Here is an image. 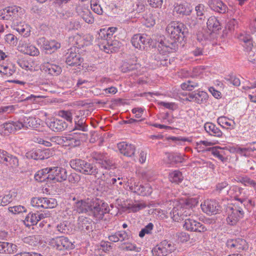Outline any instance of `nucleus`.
I'll list each match as a JSON object with an SVG mask.
<instances>
[{
  "label": "nucleus",
  "mask_w": 256,
  "mask_h": 256,
  "mask_svg": "<svg viewBox=\"0 0 256 256\" xmlns=\"http://www.w3.org/2000/svg\"><path fill=\"white\" fill-rule=\"evenodd\" d=\"M198 86L197 82L188 80L187 82L182 83L181 84V88L184 90L191 91L196 88Z\"/></svg>",
  "instance_id": "obj_52"
},
{
  "label": "nucleus",
  "mask_w": 256,
  "mask_h": 256,
  "mask_svg": "<svg viewBox=\"0 0 256 256\" xmlns=\"http://www.w3.org/2000/svg\"><path fill=\"white\" fill-rule=\"evenodd\" d=\"M41 70L44 72L52 76H58L62 72L60 67L57 65L48 62L42 64L41 67Z\"/></svg>",
  "instance_id": "obj_24"
},
{
  "label": "nucleus",
  "mask_w": 256,
  "mask_h": 256,
  "mask_svg": "<svg viewBox=\"0 0 256 256\" xmlns=\"http://www.w3.org/2000/svg\"><path fill=\"white\" fill-rule=\"evenodd\" d=\"M42 120L38 118L32 116H25L23 119V122L21 124L23 125L22 128H37L40 126Z\"/></svg>",
  "instance_id": "obj_25"
},
{
  "label": "nucleus",
  "mask_w": 256,
  "mask_h": 256,
  "mask_svg": "<svg viewBox=\"0 0 256 256\" xmlns=\"http://www.w3.org/2000/svg\"><path fill=\"white\" fill-rule=\"evenodd\" d=\"M166 31L170 39L181 42L185 36V28L182 23L172 22L168 24Z\"/></svg>",
  "instance_id": "obj_2"
},
{
  "label": "nucleus",
  "mask_w": 256,
  "mask_h": 256,
  "mask_svg": "<svg viewBox=\"0 0 256 256\" xmlns=\"http://www.w3.org/2000/svg\"><path fill=\"white\" fill-rule=\"evenodd\" d=\"M78 226L81 231L90 232L92 230V220L86 217H80L78 220Z\"/></svg>",
  "instance_id": "obj_21"
},
{
  "label": "nucleus",
  "mask_w": 256,
  "mask_h": 256,
  "mask_svg": "<svg viewBox=\"0 0 256 256\" xmlns=\"http://www.w3.org/2000/svg\"><path fill=\"white\" fill-rule=\"evenodd\" d=\"M162 12L158 10H154L151 14L148 16L146 21L148 26H154L156 22H158L162 20Z\"/></svg>",
  "instance_id": "obj_27"
},
{
  "label": "nucleus",
  "mask_w": 256,
  "mask_h": 256,
  "mask_svg": "<svg viewBox=\"0 0 256 256\" xmlns=\"http://www.w3.org/2000/svg\"><path fill=\"white\" fill-rule=\"evenodd\" d=\"M226 244L229 248L237 252L245 250H247L248 247V243L246 240L242 238L228 240Z\"/></svg>",
  "instance_id": "obj_10"
},
{
  "label": "nucleus",
  "mask_w": 256,
  "mask_h": 256,
  "mask_svg": "<svg viewBox=\"0 0 256 256\" xmlns=\"http://www.w3.org/2000/svg\"><path fill=\"white\" fill-rule=\"evenodd\" d=\"M45 208H52L57 206V202L55 198H44Z\"/></svg>",
  "instance_id": "obj_53"
},
{
  "label": "nucleus",
  "mask_w": 256,
  "mask_h": 256,
  "mask_svg": "<svg viewBox=\"0 0 256 256\" xmlns=\"http://www.w3.org/2000/svg\"><path fill=\"white\" fill-rule=\"evenodd\" d=\"M31 204L32 206L36 208H45L46 206H44V198H33L31 200Z\"/></svg>",
  "instance_id": "obj_51"
},
{
  "label": "nucleus",
  "mask_w": 256,
  "mask_h": 256,
  "mask_svg": "<svg viewBox=\"0 0 256 256\" xmlns=\"http://www.w3.org/2000/svg\"><path fill=\"white\" fill-rule=\"evenodd\" d=\"M91 8L92 10L98 14H102V9L100 4H98L96 0H91Z\"/></svg>",
  "instance_id": "obj_58"
},
{
  "label": "nucleus",
  "mask_w": 256,
  "mask_h": 256,
  "mask_svg": "<svg viewBox=\"0 0 256 256\" xmlns=\"http://www.w3.org/2000/svg\"><path fill=\"white\" fill-rule=\"evenodd\" d=\"M70 164L72 168L84 174L94 176L96 178L98 174V170L96 166L94 164L84 160L78 158L72 160Z\"/></svg>",
  "instance_id": "obj_1"
},
{
  "label": "nucleus",
  "mask_w": 256,
  "mask_h": 256,
  "mask_svg": "<svg viewBox=\"0 0 256 256\" xmlns=\"http://www.w3.org/2000/svg\"><path fill=\"white\" fill-rule=\"evenodd\" d=\"M184 227L188 230L198 232H203L207 230L204 224L190 218L185 219Z\"/></svg>",
  "instance_id": "obj_11"
},
{
  "label": "nucleus",
  "mask_w": 256,
  "mask_h": 256,
  "mask_svg": "<svg viewBox=\"0 0 256 256\" xmlns=\"http://www.w3.org/2000/svg\"><path fill=\"white\" fill-rule=\"evenodd\" d=\"M194 102L198 104H202L206 102L208 96L206 92L197 90L195 91Z\"/></svg>",
  "instance_id": "obj_37"
},
{
  "label": "nucleus",
  "mask_w": 256,
  "mask_h": 256,
  "mask_svg": "<svg viewBox=\"0 0 256 256\" xmlns=\"http://www.w3.org/2000/svg\"><path fill=\"white\" fill-rule=\"evenodd\" d=\"M26 156L28 158L34 159L35 160H42L48 158V154L44 151L40 150H32L26 154Z\"/></svg>",
  "instance_id": "obj_26"
},
{
  "label": "nucleus",
  "mask_w": 256,
  "mask_h": 256,
  "mask_svg": "<svg viewBox=\"0 0 256 256\" xmlns=\"http://www.w3.org/2000/svg\"><path fill=\"white\" fill-rule=\"evenodd\" d=\"M60 47V44L55 40L44 41V48L50 52H54Z\"/></svg>",
  "instance_id": "obj_41"
},
{
  "label": "nucleus",
  "mask_w": 256,
  "mask_h": 256,
  "mask_svg": "<svg viewBox=\"0 0 256 256\" xmlns=\"http://www.w3.org/2000/svg\"><path fill=\"white\" fill-rule=\"evenodd\" d=\"M6 41L12 45H16L17 44V38L13 34H9L5 36Z\"/></svg>",
  "instance_id": "obj_59"
},
{
  "label": "nucleus",
  "mask_w": 256,
  "mask_h": 256,
  "mask_svg": "<svg viewBox=\"0 0 256 256\" xmlns=\"http://www.w3.org/2000/svg\"><path fill=\"white\" fill-rule=\"evenodd\" d=\"M16 72L15 69L12 67L10 68L8 66H0V72L7 76H10Z\"/></svg>",
  "instance_id": "obj_50"
},
{
  "label": "nucleus",
  "mask_w": 256,
  "mask_h": 256,
  "mask_svg": "<svg viewBox=\"0 0 256 256\" xmlns=\"http://www.w3.org/2000/svg\"><path fill=\"white\" fill-rule=\"evenodd\" d=\"M91 204H89L84 200H81L75 202L74 206V210L78 213L89 214Z\"/></svg>",
  "instance_id": "obj_28"
},
{
  "label": "nucleus",
  "mask_w": 256,
  "mask_h": 256,
  "mask_svg": "<svg viewBox=\"0 0 256 256\" xmlns=\"http://www.w3.org/2000/svg\"><path fill=\"white\" fill-rule=\"evenodd\" d=\"M204 128L210 135L219 138L221 137L222 135V132L212 123H206L204 126Z\"/></svg>",
  "instance_id": "obj_29"
},
{
  "label": "nucleus",
  "mask_w": 256,
  "mask_h": 256,
  "mask_svg": "<svg viewBox=\"0 0 256 256\" xmlns=\"http://www.w3.org/2000/svg\"><path fill=\"white\" fill-rule=\"evenodd\" d=\"M154 225L152 223H149L144 228H142L139 233V236L140 238H143L146 234H150L153 228Z\"/></svg>",
  "instance_id": "obj_56"
},
{
  "label": "nucleus",
  "mask_w": 256,
  "mask_h": 256,
  "mask_svg": "<svg viewBox=\"0 0 256 256\" xmlns=\"http://www.w3.org/2000/svg\"><path fill=\"white\" fill-rule=\"evenodd\" d=\"M21 122H6L0 126V130L4 134L14 132L17 130H20L22 127Z\"/></svg>",
  "instance_id": "obj_17"
},
{
  "label": "nucleus",
  "mask_w": 256,
  "mask_h": 256,
  "mask_svg": "<svg viewBox=\"0 0 256 256\" xmlns=\"http://www.w3.org/2000/svg\"><path fill=\"white\" fill-rule=\"evenodd\" d=\"M154 38L156 40V46L158 48V50L162 51V52L168 51V48H170V44L172 40H166L164 36L158 34L154 35Z\"/></svg>",
  "instance_id": "obj_20"
},
{
  "label": "nucleus",
  "mask_w": 256,
  "mask_h": 256,
  "mask_svg": "<svg viewBox=\"0 0 256 256\" xmlns=\"http://www.w3.org/2000/svg\"><path fill=\"white\" fill-rule=\"evenodd\" d=\"M8 16H6L7 20L14 21L18 20L24 14V10L16 6H10Z\"/></svg>",
  "instance_id": "obj_22"
},
{
  "label": "nucleus",
  "mask_w": 256,
  "mask_h": 256,
  "mask_svg": "<svg viewBox=\"0 0 256 256\" xmlns=\"http://www.w3.org/2000/svg\"><path fill=\"white\" fill-rule=\"evenodd\" d=\"M208 4L211 10L220 14L228 12V8L222 1L220 0H209Z\"/></svg>",
  "instance_id": "obj_18"
},
{
  "label": "nucleus",
  "mask_w": 256,
  "mask_h": 256,
  "mask_svg": "<svg viewBox=\"0 0 256 256\" xmlns=\"http://www.w3.org/2000/svg\"><path fill=\"white\" fill-rule=\"evenodd\" d=\"M76 48H70L66 54V62L70 66H78L82 62L83 59L79 54L76 52Z\"/></svg>",
  "instance_id": "obj_12"
},
{
  "label": "nucleus",
  "mask_w": 256,
  "mask_h": 256,
  "mask_svg": "<svg viewBox=\"0 0 256 256\" xmlns=\"http://www.w3.org/2000/svg\"><path fill=\"white\" fill-rule=\"evenodd\" d=\"M99 164H100L102 168L104 169H109L112 166V162L108 159L106 156L100 162Z\"/></svg>",
  "instance_id": "obj_61"
},
{
  "label": "nucleus",
  "mask_w": 256,
  "mask_h": 256,
  "mask_svg": "<svg viewBox=\"0 0 256 256\" xmlns=\"http://www.w3.org/2000/svg\"><path fill=\"white\" fill-rule=\"evenodd\" d=\"M226 211L228 214L226 221L229 224L232 226L236 224L244 214V211L240 208L237 209L232 206H228Z\"/></svg>",
  "instance_id": "obj_6"
},
{
  "label": "nucleus",
  "mask_w": 256,
  "mask_h": 256,
  "mask_svg": "<svg viewBox=\"0 0 256 256\" xmlns=\"http://www.w3.org/2000/svg\"><path fill=\"white\" fill-rule=\"evenodd\" d=\"M150 38L146 34H134L132 38V46L139 50H144L149 44Z\"/></svg>",
  "instance_id": "obj_8"
},
{
  "label": "nucleus",
  "mask_w": 256,
  "mask_h": 256,
  "mask_svg": "<svg viewBox=\"0 0 256 256\" xmlns=\"http://www.w3.org/2000/svg\"><path fill=\"white\" fill-rule=\"evenodd\" d=\"M8 210L14 214H18L21 212H26V208L22 206L18 205L9 207Z\"/></svg>",
  "instance_id": "obj_57"
},
{
  "label": "nucleus",
  "mask_w": 256,
  "mask_h": 256,
  "mask_svg": "<svg viewBox=\"0 0 256 256\" xmlns=\"http://www.w3.org/2000/svg\"><path fill=\"white\" fill-rule=\"evenodd\" d=\"M48 126L53 131L58 132L64 130L68 126L67 124L62 120H54L47 123Z\"/></svg>",
  "instance_id": "obj_23"
},
{
  "label": "nucleus",
  "mask_w": 256,
  "mask_h": 256,
  "mask_svg": "<svg viewBox=\"0 0 256 256\" xmlns=\"http://www.w3.org/2000/svg\"><path fill=\"white\" fill-rule=\"evenodd\" d=\"M14 30H16L18 33L26 37L29 35L30 32L28 27L25 24H18L14 26Z\"/></svg>",
  "instance_id": "obj_48"
},
{
  "label": "nucleus",
  "mask_w": 256,
  "mask_h": 256,
  "mask_svg": "<svg viewBox=\"0 0 256 256\" xmlns=\"http://www.w3.org/2000/svg\"><path fill=\"white\" fill-rule=\"evenodd\" d=\"M48 244L59 250H70L74 248V245L69 240L64 236H58L50 240Z\"/></svg>",
  "instance_id": "obj_4"
},
{
  "label": "nucleus",
  "mask_w": 256,
  "mask_h": 256,
  "mask_svg": "<svg viewBox=\"0 0 256 256\" xmlns=\"http://www.w3.org/2000/svg\"><path fill=\"white\" fill-rule=\"evenodd\" d=\"M238 38L240 41L244 42L243 46L244 48L254 44L251 35L247 32H243L240 33Z\"/></svg>",
  "instance_id": "obj_34"
},
{
  "label": "nucleus",
  "mask_w": 256,
  "mask_h": 256,
  "mask_svg": "<svg viewBox=\"0 0 256 256\" xmlns=\"http://www.w3.org/2000/svg\"><path fill=\"white\" fill-rule=\"evenodd\" d=\"M40 220L39 214L30 212L26 216L24 222L28 226H34Z\"/></svg>",
  "instance_id": "obj_36"
},
{
  "label": "nucleus",
  "mask_w": 256,
  "mask_h": 256,
  "mask_svg": "<svg viewBox=\"0 0 256 256\" xmlns=\"http://www.w3.org/2000/svg\"><path fill=\"white\" fill-rule=\"evenodd\" d=\"M50 180L62 182L66 180L67 172L65 168L60 167L50 168Z\"/></svg>",
  "instance_id": "obj_9"
},
{
  "label": "nucleus",
  "mask_w": 256,
  "mask_h": 256,
  "mask_svg": "<svg viewBox=\"0 0 256 256\" xmlns=\"http://www.w3.org/2000/svg\"><path fill=\"white\" fill-rule=\"evenodd\" d=\"M50 168L38 170L34 175V178L39 182H43L46 180H50Z\"/></svg>",
  "instance_id": "obj_33"
},
{
  "label": "nucleus",
  "mask_w": 256,
  "mask_h": 256,
  "mask_svg": "<svg viewBox=\"0 0 256 256\" xmlns=\"http://www.w3.org/2000/svg\"><path fill=\"white\" fill-rule=\"evenodd\" d=\"M92 157L94 160L96 161L98 164H100V162L106 157V156L100 152H94L92 154Z\"/></svg>",
  "instance_id": "obj_63"
},
{
  "label": "nucleus",
  "mask_w": 256,
  "mask_h": 256,
  "mask_svg": "<svg viewBox=\"0 0 256 256\" xmlns=\"http://www.w3.org/2000/svg\"><path fill=\"white\" fill-rule=\"evenodd\" d=\"M16 196L14 192H9L4 196H0V206H5L12 202Z\"/></svg>",
  "instance_id": "obj_42"
},
{
  "label": "nucleus",
  "mask_w": 256,
  "mask_h": 256,
  "mask_svg": "<svg viewBox=\"0 0 256 256\" xmlns=\"http://www.w3.org/2000/svg\"><path fill=\"white\" fill-rule=\"evenodd\" d=\"M206 24L207 28L210 30L212 32L221 29L220 22L214 16H211L209 18Z\"/></svg>",
  "instance_id": "obj_35"
},
{
  "label": "nucleus",
  "mask_w": 256,
  "mask_h": 256,
  "mask_svg": "<svg viewBox=\"0 0 256 256\" xmlns=\"http://www.w3.org/2000/svg\"><path fill=\"white\" fill-rule=\"evenodd\" d=\"M169 179L172 182L179 183L182 181L183 176L181 172L175 170L170 174Z\"/></svg>",
  "instance_id": "obj_46"
},
{
  "label": "nucleus",
  "mask_w": 256,
  "mask_h": 256,
  "mask_svg": "<svg viewBox=\"0 0 256 256\" xmlns=\"http://www.w3.org/2000/svg\"><path fill=\"white\" fill-rule=\"evenodd\" d=\"M4 164L12 168H16L18 166V160L16 156L8 154Z\"/></svg>",
  "instance_id": "obj_38"
},
{
  "label": "nucleus",
  "mask_w": 256,
  "mask_h": 256,
  "mask_svg": "<svg viewBox=\"0 0 256 256\" xmlns=\"http://www.w3.org/2000/svg\"><path fill=\"white\" fill-rule=\"evenodd\" d=\"M56 230L60 233H68V228L64 222L60 223L56 226Z\"/></svg>",
  "instance_id": "obj_64"
},
{
  "label": "nucleus",
  "mask_w": 256,
  "mask_h": 256,
  "mask_svg": "<svg viewBox=\"0 0 256 256\" xmlns=\"http://www.w3.org/2000/svg\"><path fill=\"white\" fill-rule=\"evenodd\" d=\"M174 12L180 14L187 15L189 14L190 11L188 9H187L186 7L183 4H176L174 5Z\"/></svg>",
  "instance_id": "obj_47"
},
{
  "label": "nucleus",
  "mask_w": 256,
  "mask_h": 256,
  "mask_svg": "<svg viewBox=\"0 0 256 256\" xmlns=\"http://www.w3.org/2000/svg\"><path fill=\"white\" fill-rule=\"evenodd\" d=\"M17 246L12 243L0 242V253L12 254L16 252Z\"/></svg>",
  "instance_id": "obj_30"
},
{
  "label": "nucleus",
  "mask_w": 256,
  "mask_h": 256,
  "mask_svg": "<svg viewBox=\"0 0 256 256\" xmlns=\"http://www.w3.org/2000/svg\"><path fill=\"white\" fill-rule=\"evenodd\" d=\"M18 49L24 54L32 56H38L40 53L38 50L34 46L22 40L20 42Z\"/></svg>",
  "instance_id": "obj_13"
},
{
  "label": "nucleus",
  "mask_w": 256,
  "mask_h": 256,
  "mask_svg": "<svg viewBox=\"0 0 256 256\" xmlns=\"http://www.w3.org/2000/svg\"><path fill=\"white\" fill-rule=\"evenodd\" d=\"M247 53L248 60L252 62H256V45H252L245 48Z\"/></svg>",
  "instance_id": "obj_44"
},
{
  "label": "nucleus",
  "mask_w": 256,
  "mask_h": 256,
  "mask_svg": "<svg viewBox=\"0 0 256 256\" xmlns=\"http://www.w3.org/2000/svg\"><path fill=\"white\" fill-rule=\"evenodd\" d=\"M133 181L134 180H130V190L139 195L145 196L148 194L146 192V189L148 188V186H144L142 184L139 185L138 184H136V182L132 183Z\"/></svg>",
  "instance_id": "obj_32"
},
{
  "label": "nucleus",
  "mask_w": 256,
  "mask_h": 256,
  "mask_svg": "<svg viewBox=\"0 0 256 256\" xmlns=\"http://www.w3.org/2000/svg\"><path fill=\"white\" fill-rule=\"evenodd\" d=\"M17 63L20 67L26 70L32 69V62L29 61L28 58L20 56L17 60Z\"/></svg>",
  "instance_id": "obj_40"
},
{
  "label": "nucleus",
  "mask_w": 256,
  "mask_h": 256,
  "mask_svg": "<svg viewBox=\"0 0 256 256\" xmlns=\"http://www.w3.org/2000/svg\"><path fill=\"white\" fill-rule=\"evenodd\" d=\"M110 212V208L106 203H93L90 205L88 214H92L98 220H102L105 214Z\"/></svg>",
  "instance_id": "obj_3"
},
{
  "label": "nucleus",
  "mask_w": 256,
  "mask_h": 256,
  "mask_svg": "<svg viewBox=\"0 0 256 256\" xmlns=\"http://www.w3.org/2000/svg\"><path fill=\"white\" fill-rule=\"evenodd\" d=\"M74 134V135L69 134L65 138L66 141L72 146H79L87 138L86 135L84 133H76Z\"/></svg>",
  "instance_id": "obj_15"
},
{
  "label": "nucleus",
  "mask_w": 256,
  "mask_h": 256,
  "mask_svg": "<svg viewBox=\"0 0 256 256\" xmlns=\"http://www.w3.org/2000/svg\"><path fill=\"white\" fill-rule=\"evenodd\" d=\"M58 116L64 118L68 122H72V114L69 110H60L58 112Z\"/></svg>",
  "instance_id": "obj_55"
},
{
  "label": "nucleus",
  "mask_w": 256,
  "mask_h": 256,
  "mask_svg": "<svg viewBox=\"0 0 256 256\" xmlns=\"http://www.w3.org/2000/svg\"><path fill=\"white\" fill-rule=\"evenodd\" d=\"M162 246H163L164 252L166 256L175 250L174 244L170 242L164 240L160 242Z\"/></svg>",
  "instance_id": "obj_45"
},
{
  "label": "nucleus",
  "mask_w": 256,
  "mask_h": 256,
  "mask_svg": "<svg viewBox=\"0 0 256 256\" xmlns=\"http://www.w3.org/2000/svg\"><path fill=\"white\" fill-rule=\"evenodd\" d=\"M118 148L120 152L125 156L132 157L134 154L136 147L133 144L122 142L118 144Z\"/></svg>",
  "instance_id": "obj_16"
},
{
  "label": "nucleus",
  "mask_w": 256,
  "mask_h": 256,
  "mask_svg": "<svg viewBox=\"0 0 256 256\" xmlns=\"http://www.w3.org/2000/svg\"><path fill=\"white\" fill-rule=\"evenodd\" d=\"M68 178V180L70 182L75 184L78 182L80 180V176L78 174L76 173H72L68 176L67 178Z\"/></svg>",
  "instance_id": "obj_60"
},
{
  "label": "nucleus",
  "mask_w": 256,
  "mask_h": 256,
  "mask_svg": "<svg viewBox=\"0 0 256 256\" xmlns=\"http://www.w3.org/2000/svg\"><path fill=\"white\" fill-rule=\"evenodd\" d=\"M196 12L197 16L200 17V20H202L205 12L204 6L202 4H199L196 6Z\"/></svg>",
  "instance_id": "obj_62"
},
{
  "label": "nucleus",
  "mask_w": 256,
  "mask_h": 256,
  "mask_svg": "<svg viewBox=\"0 0 256 256\" xmlns=\"http://www.w3.org/2000/svg\"><path fill=\"white\" fill-rule=\"evenodd\" d=\"M189 211L190 210L188 208L178 206L173 208L170 212V216L174 220L180 222L187 218L188 216L190 214Z\"/></svg>",
  "instance_id": "obj_7"
},
{
  "label": "nucleus",
  "mask_w": 256,
  "mask_h": 256,
  "mask_svg": "<svg viewBox=\"0 0 256 256\" xmlns=\"http://www.w3.org/2000/svg\"><path fill=\"white\" fill-rule=\"evenodd\" d=\"M152 253L154 256H166L163 246H162L160 243L152 249Z\"/></svg>",
  "instance_id": "obj_54"
},
{
  "label": "nucleus",
  "mask_w": 256,
  "mask_h": 256,
  "mask_svg": "<svg viewBox=\"0 0 256 256\" xmlns=\"http://www.w3.org/2000/svg\"><path fill=\"white\" fill-rule=\"evenodd\" d=\"M212 32L208 28H203L199 30L197 34V40L202 42V44H206L204 42L210 41L212 38Z\"/></svg>",
  "instance_id": "obj_31"
},
{
  "label": "nucleus",
  "mask_w": 256,
  "mask_h": 256,
  "mask_svg": "<svg viewBox=\"0 0 256 256\" xmlns=\"http://www.w3.org/2000/svg\"><path fill=\"white\" fill-rule=\"evenodd\" d=\"M228 193L241 204L246 201V192L242 188L233 186L229 190Z\"/></svg>",
  "instance_id": "obj_19"
},
{
  "label": "nucleus",
  "mask_w": 256,
  "mask_h": 256,
  "mask_svg": "<svg viewBox=\"0 0 256 256\" xmlns=\"http://www.w3.org/2000/svg\"><path fill=\"white\" fill-rule=\"evenodd\" d=\"M108 35V31H106V29H101L98 38V40H103L102 46L104 50L108 53L110 50L111 52L114 50V44L111 42L110 38H109Z\"/></svg>",
  "instance_id": "obj_14"
},
{
  "label": "nucleus",
  "mask_w": 256,
  "mask_h": 256,
  "mask_svg": "<svg viewBox=\"0 0 256 256\" xmlns=\"http://www.w3.org/2000/svg\"><path fill=\"white\" fill-rule=\"evenodd\" d=\"M202 211L208 214H216L221 211V206L215 200H207L201 204Z\"/></svg>",
  "instance_id": "obj_5"
},
{
  "label": "nucleus",
  "mask_w": 256,
  "mask_h": 256,
  "mask_svg": "<svg viewBox=\"0 0 256 256\" xmlns=\"http://www.w3.org/2000/svg\"><path fill=\"white\" fill-rule=\"evenodd\" d=\"M81 16L86 23L92 24L94 22V18L92 16V14L88 10L82 11Z\"/></svg>",
  "instance_id": "obj_49"
},
{
  "label": "nucleus",
  "mask_w": 256,
  "mask_h": 256,
  "mask_svg": "<svg viewBox=\"0 0 256 256\" xmlns=\"http://www.w3.org/2000/svg\"><path fill=\"white\" fill-rule=\"evenodd\" d=\"M229 120L230 119L226 117L222 116L218 118L217 122L223 128L232 127V129L234 128V125H235L234 122L232 120V122H230Z\"/></svg>",
  "instance_id": "obj_43"
},
{
  "label": "nucleus",
  "mask_w": 256,
  "mask_h": 256,
  "mask_svg": "<svg viewBox=\"0 0 256 256\" xmlns=\"http://www.w3.org/2000/svg\"><path fill=\"white\" fill-rule=\"evenodd\" d=\"M83 38L80 35L76 34L68 38V42L74 47L78 48L83 45Z\"/></svg>",
  "instance_id": "obj_39"
}]
</instances>
